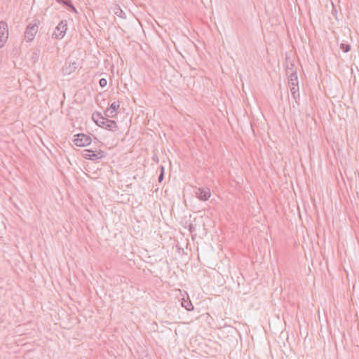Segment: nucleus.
Instances as JSON below:
<instances>
[{"instance_id": "nucleus-1", "label": "nucleus", "mask_w": 359, "mask_h": 359, "mask_svg": "<svg viewBox=\"0 0 359 359\" xmlns=\"http://www.w3.org/2000/svg\"><path fill=\"white\" fill-rule=\"evenodd\" d=\"M92 119L99 127L110 131L114 132L118 129V125L115 121L108 119L100 112H94L92 115Z\"/></svg>"}, {"instance_id": "nucleus-2", "label": "nucleus", "mask_w": 359, "mask_h": 359, "mask_svg": "<svg viewBox=\"0 0 359 359\" xmlns=\"http://www.w3.org/2000/svg\"><path fill=\"white\" fill-rule=\"evenodd\" d=\"M67 29V20H62L57 25L55 28V32L53 34V37L58 39H62L66 33Z\"/></svg>"}, {"instance_id": "nucleus-3", "label": "nucleus", "mask_w": 359, "mask_h": 359, "mask_svg": "<svg viewBox=\"0 0 359 359\" xmlns=\"http://www.w3.org/2000/svg\"><path fill=\"white\" fill-rule=\"evenodd\" d=\"M74 142L78 147H85L90 144L91 138L83 133H79L74 135Z\"/></svg>"}, {"instance_id": "nucleus-4", "label": "nucleus", "mask_w": 359, "mask_h": 359, "mask_svg": "<svg viewBox=\"0 0 359 359\" xmlns=\"http://www.w3.org/2000/svg\"><path fill=\"white\" fill-rule=\"evenodd\" d=\"M38 25L35 24H29L25 32V39L27 42L32 41L38 32Z\"/></svg>"}, {"instance_id": "nucleus-5", "label": "nucleus", "mask_w": 359, "mask_h": 359, "mask_svg": "<svg viewBox=\"0 0 359 359\" xmlns=\"http://www.w3.org/2000/svg\"><path fill=\"white\" fill-rule=\"evenodd\" d=\"M8 36V25L5 21L0 22V48H1L7 41Z\"/></svg>"}, {"instance_id": "nucleus-6", "label": "nucleus", "mask_w": 359, "mask_h": 359, "mask_svg": "<svg viewBox=\"0 0 359 359\" xmlns=\"http://www.w3.org/2000/svg\"><path fill=\"white\" fill-rule=\"evenodd\" d=\"M194 194L196 197L201 201H208L211 196L210 190L209 188H196Z\"/></svg>"}, {"instance_id": "nucleus-7", "label": "nucleus", "mask_w": 359, "mask_h": 359, "mask_svg": "<svg viewBox=\"0 0 359 359\" xmlns=\"http://www.w3.org/2000/svg\"><path fill=\"white\" fill-rule=\"evenodd\" d=\"M78 67V64L76 62H66L65 67L62 68L64 74L69 75L73 73Z\"/></svg>"}, {"instance_id": "nucleus-8", "label": "nucleus", "mask_w": 359, "mask_h": 359, "mask_svg": "<svg viewBox=\"0 0 359 359\" xmlns=\"http://www.w3.org/2000/svg\"><path fill=\"white\" fill-rule=\"evenodd\" d=\"M88 153H90V160L92 161L101 159L106 156V153L102 150L93 151L90 149L88 150Z\"/></svg>"}, {"instance_id": "nucleus-9", "label": "nucleus", "mask_w": 359, "mask_h": 359, "mask_svg": "<svg viewBox=\"0 0 359 359\" xmlns=\"http://www.w3.org/2000/svg\"><path fill=\"white\" fill-rule=\"evenodd\" d=\"M285 72L286 75L290 76L297 72V68L292 62H290V64L287 63Z\"/></svg>"}, {"instance_id": "nucleus-10", "label": "nucleus", "mask_w": 359, "mask_h": 359, "mask_svg": "<svg viewBox=\"0 0 359 359\" xmlns=\"http://www.w3.org/2000/svg\"><path fill=\"white\" fill-rule=\"evenodd\" d=\"M182 306L189 311L194 310V306L189 298L187 299H182Z\"/></svg>"}, {"instance_id": "nucleus-11", "label": "nucleus", "mask_w": 359, "mask_h": 359, "mask_svg": "<svg viewBox=\"0 0 359 359\" xmlns=\"http://www.w3.org/2000/svg\"><path fill=\"white\" fill-rule=\"evenodd\" d=\"M288 84L289 86H297L299 85L298 76L297 72L294 74L288 76Z\"/></svg>"}, {"instance_id": "nucleus-12", "label": "nucleus", "mask_w": 359, "mask_h": 359, "mask_svg": "<svg viewBox=\"0 0 359 359\" xmlns=\"http://www.w3.org/2000/svg\"><path fill=\"white\" fill-rule=\"evenodd\" d=\"M114 13L115 15L121 18H126V13L121 9V8L118 6H116L114 8Z\"/></svg>"}, {"instance_id": "nucleus-13", "label": "nucleus", "mask_w": 359, "mask_h": 359, "mask_svg": "<svg viewBox=\"0 0 359 359\" xmlns=\"http://www.w3.org/2000/svg\"><path fill=\"white\" fill-rule=\"evenodd\" d=\"M104 114L106 117H111V118H114L117 115V112L114 111V110L111 109L110 108H107L104 111Z\"/></svg>"}, {"instance_id": "nucleus-14", "label": "nucleus", "mask_w": 359, "mask_h": 359, "mask_svg": "<svg viewBox=\"0 0 359 359\" xmlns=\"http://www.w3.org/2000/svg\"><path fill=\"white\" fill-rule=\"evenodd\" d=\"M119 107H120V102L118 101H117V102H114L113 103H111L109 108H110L111 109L117 112V110L119 109Z\"/></svg>"}, {"instance_id": "nucleus-15", "label": "nucleus", "mask_w": 359, "mask_h": 359, "mask_svg": "<svg viewBox=\"0 0 359 359\" xmlns=\"http://www.w3.org/2000/svg\"><path fill=\"white\" fill-rule=\"evenodd\" d=\"M340 48L344 52L348 53L351 50V46L348 43H341Z\"/></svg>"}, {"instance_id": "nucleus-16", "label": "nucleus", "mask_w": 359, "mask_h": 359, "mask_svg": "<svg viewBox=\"0 0 359 359\" xmlns=\"http://www.w3.org/2000/svg\"><path fill=\"white\" fill-rule=\"evenodd\" d=\"M291 95H294L299 93V85L297 86H289Z\"/></svg>"}, {"instance_id": "nucleus-17", "label": "nucleus", "mask_w": 359, "mask_h": 359, "mask_svg": "<svg viewBox=\"0 0 359 359\" xmlns=\"http://www.w3.org/2000/svg\"><path fill=\"white\" fill-rule=\"evenodd\" d=\"M99 84H100V87H102V88L105 87L107 86V79H104V78L100 79V81H99Z\"/></svg>"}, {"instance_id": "nucleus-18", "label": "nucleus", "mask_w": 359, "mask_h": 359, "mask_svg": "<svg viewBox=\"0 0 359 359\" xmlns=\"http://www.w3.org/2000/svg\"><path fill=\"white\" fill-rule=\"evenodd\" d=\"M58 3L62 4L67 7L72 3L71 0H56Z\"/></svg>"}, {"instance_id": "nucleus-19", "label": "nucleus", "mask_w": 359, "mask_h": 359, "mask_svg": "<svg viewBox=\"0 0 359 359\" xmlns=\"http://www.w3.org/2000/svg\"><path fill=\"white\" fill-rule=\"evenodd\" d=\"M88 150L89 149H86L84 151V153H83V157L86 159H89L90 160V153H88Z\"/></svg>"}, {"instance_id": "nucleus-20", "label": "nucleus", "mask_w": 359, "mask_h": 359, "mask_svg": "<svg viewBox=\"0 0 359 359\" xmlns=\"http://www.w3.org/2000/svg\"><path fill=\"white\" fill-rule=\"evenodd\" d=\"M292 97L294 99L295 102L299 104V93H297L296 94L294 95H292Z\"/></svg>"}, {"instance_id": "nucleus-21", "label": "nucleus", "mask_w": 359, "mask_h": 359, "mask_svg": "<svg viewBox=\"0 0 359 359\" xmlns=\"http://www.w3.org/2000/svg\"><path fill=\"white\" fill-rule=\"evenodd\" d=\"M67 8H69V9L72 11V12H74V13H77V11L75 8V6L72 4V3H71L68 6Z\"/></svg>"}, {"instance_id": "nucleus-22", "label": "nucleus", "mask_w": 359, "mask_h": 359, "mask_svg": "<svg viewBox=\"0 0 359 359\" xmlns=\"http://www.w3.org/2000/svg\"><path fill=\"white\" fill-rule=\"evenodd\" d=\"M164 179V174L163 173H160L158 177V180L159 182H162L163 180Z\"/></svg>"}, {"instance_id": "nucleus-23", "label": "nucleus", "mask_w": 359, "mask_h": 359, "mask_svg": "<svg viewBox=\"0 0 359 359\" xmlns=\"http://www.w3.org/2000/svg\"><path fill=\"white\" fill-rule=\"evenodd\" d=\"M160 168H161V173L164 174V170H165L164 167L163 165H161Z\"/></svg>"}, {"instance_id": "nucleus-24", "label": "nucleus", "mask_w": 359, "mask_h": 359, "mask_svg": "<svg viewBox=\"0 0 359 359\" xmlns=\"http://www.w3.org/2000/svg\"><path fill=\"white\" fill-rule=\"evenodd\" d=\"M154 160L156 162H158V157H156V158H154Z\"/></svg>"}]
</instances>
